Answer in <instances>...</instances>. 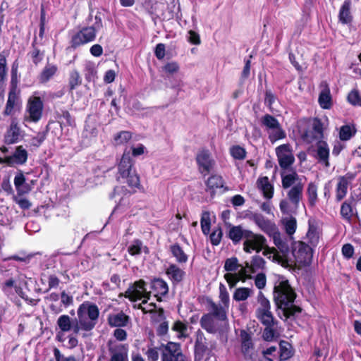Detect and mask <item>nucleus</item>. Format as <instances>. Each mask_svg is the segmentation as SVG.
Returning a JSON list of instances; mask_svg holds the SVG:
<instances>
[{
  "label": "nucleus",
  "instance_id": "c03bdc74",
  "mask_svg": "<svg viewBox=\"0 0 361 361\" xmlns=\"http://www.w3.org/2000/svg\"><path fill=\"white\" fill-rule=\"evenodd\" d=\"M356 133V129L353 126L343 125L340 128L339 139L341 141H347L351 139Z\"/></svg>",
  "mask_w": 361,
  "mask_h": 361
},
{
  "label": "nucleus",
  "instance_id": "6e6552de",
  "mask_svg": "<svg viewBox=\"0 0 361 361\" xmlns=\"http://www.w3.org/2000/svg\"><path fill=\"white\" fill-rule=\"evenodd\" d=\"M267 243L264 235L255 233L250 230L243 241V250L246 253H252L254 251L259 253L265 247Z\"/></svg>",
  "mask_w": 361,
  "mask_h": 361
},
{
  "label": "nucleus",
  "instance_id": "5701e85b",
  "mask_svg": "<svg viewBox=\"0 0 361 361\" xmlns=\"http://www.w3.org/2000/svg\"><path fill=\"white\" fill-rule=\"evenodd\" d=\"M151 289L154 292V297L158 302L162 301V297L169 293V286L161 278H154L150 283Z\"/></svg>",
  "mask_w": 361,
  "mask_h": 361
},
{
  "label": "nucleus",
  "instance_id": "680f3d73",
  "mask_svg": "<svg viewBox=\"0 0 361 361\" xmlns=\"http://www.w3.org/2000/svg\"><path fill=\"white\" fill-rule=\"evenodd\" d=\"M142 243L140 240L136 239L133 244L128 247V252L130 255L135 256L141 254Z\"/></svg>",
  "mask_w": 361,
  "mask_h": 361
},
{
  "label": "nucleus",
  "instance_id": "49530a36",
  "mask_svg": "<svg viewBox=\"0 0 361 361\" xmlns=\"http://www.w3.org/2000/svg\"><path fill=\"white\" fill-rule=\"evenodd\" d=\"M132 138V133L128 130H121L114 136V144L122 145L126 144Z\"/></svg>",
  "mask_w": 361,
  "mask_h": 361
},
{
  "label": "nucleus",
  "instance_id": "c85d7f7f",
  "mask_svg": "<svg viewBox=\"0 0 361 361\" xmlns=\"http://www.w3.org/2000/svg\"><path fill=\"white\" fill-rule=\"evenodd\" d=\"M257 188L262 190L266 199H271L274 195V186L269 182L267 176L260 177L257 180Z\"/></svg>",
  "mask_w": 361,
  "mask_h": 361
},
{
  "label": "nucleus",
  "instance_id": "13d9d810",
  "mask_svg": "<svg viewBox=\"0 0 361 361\" xmlns=\"http://www.w3.org/2000/svg\"><path fill=\"white\" fill-rule=\"evenodd\" d=\"M276 324H271L268 326H264L265 328L262 332V338L266 341H271L274 340L276 336V331L274 329V326Z\"/></svg>",
  "mask_w": 361,
  "mask_h": 361
},
{
  "label": "nucleus",
  "instance_id": "69168bd1",
  "mask_svg": "<svg viewBox=\"0 0 361 361\" xmlns=\"http://www.w3.org/2000/svg\"><path fill=\"white\" fill-rule=\"evenodd\" d=\"M224 279L231 288L235 287L237 283L240 280V278L236 273H226L224 275Z\"/></svg>",
  "mask_w": 361,
  "mask_h": 361
},
{
  "label": "nucleus",
  "instance_id": "dca6fc26",
  "mask_svg": "<svg viewBox=\"0 0 361 361\" xmlns=\"http://www.w3.org/2000/svg\"><path fill=\"white\" fill-rule=\"evenodd\" d=\"M27 151L22 145H19L16 147L12 155L5 157L4 158H0V163L6 164L9 166L23 165L27 162Z\"/></svg>",
  "mask_w": 361,
  "mask_h": 361
},
{
  "label": "nucleus",
  "instance_id": "412c9836",
  "mask_svg": "<svg viewBox=\"0 0 361 361\" xmlns=\"http://www.w3.org/2000/svg\"><path fill=\"white\" fill-rule=\"evenodd\" d=\"M316 155L315 158L317 162L322 164L325 167L330 166L329 157L330 149L326 141L317 140L316 142Z\"/></svg>",
  "mask_w": 361,
  "mask_h": 361
},
{
  "label": "nucleus",
  "instance_id": "f257e3e1",
  "mask_svg": "<svg viewBox=\"0 0 361 361\" xmlns=\"http://www.w3.org/2000/svg\"><path fill=\"white\" fill-rule=\"evenodd\" d=\"M296 293L291 287L288 279L281 277L274 288V300L277 309L281 310L285 319L295 318L298 313H301L300 307L294 305Z\"/></svg>",
  "mask_w": 361,
  "mask_h": 361
},
{
  "label": "nucleus",
  "instance_id": "c9c22d12",
  "mask_svg": "<svg viewBox=\"0 0 361 361\" xmlns=\"http://www.w3.org/2000/svg\"><path fill=\"white\" fill-rule=\"evenodd\" d=\"M200 326L207 332L214 334L216 332L213 316L210 313L204 314L200 319Z\"/></svg>",
  "mask_w": 361,
  "mask_h": 361
},
{
  "label": "nucleus",
  "instance_id": "603ef678",
  "mask_svg": "<svg viewBox=\"0 0 361 361\" xmlns=\"http://www.w3.org/2000/svg\"><path fill=\"white\" fill-rule=\"evenodd\" d=\"M223 236V231L221 226L214 228L210 234L209 238L211 244L214 246H217L220 244Z\"/></svg>",
  "mask_w": 361,
  "mask_h": 361
},
{
  "label": "nucleus",
  "instance_id": "72a5a7b5",
  "mask_svg": "<svg viewBox=\"0 0 361 361\" xmlns=\"http://www.w3.org/2000/svg\"><path fill=\"white\" fill-rule=\"evenodd\" d=\"M119 350L117 351L112 348H109L111 356L109 361H128V350L123 345L118 346Z\"/></svg>",
  "mask_w": 361,
  "mask_h": 361
},
{
  "label": "nucleus",
  "instance_id": "052dcab7",
  "mask_svg": "<svg viewBox=\"0 0 361 361\" xmlns=\"http://www.w3.org/2000/svg\"><path fill=\"white\" fill-rule=\"evenodd\" d=\"M273 261L278 262L286 268L289 266L288 255L280 254L277 250L273 255Z\"/></svg>",
  "mask_w": 361,
  "mask_h": 361
},
{
  "label": "nucleus",
  "instance_id": "e2e57ef3",
  "mask_svg": "<svg viewBox=\"0 0 361 361\" xmlns=\"http://www.w3.org/2000/svg\"><path fill=\"white\" fill-rule=\"evenodd\" d=\"M348 101L353 106H361V96L357 90H352L348 94Z\"/></svg>",
  "mask_w": 361,
  "mask_h": 361
},
{
  "label": "nucleus",
  "instance_id": "4d7b16f0",
  "mask_svg": "<svg viewBox=\"0 0 361 361\" xmlns=\"http://www.w3.org/2000/svg\"><path fill=\"white\" fill-rule=\"evenodd\" d=\"M202 231L204 235H208L210 231L211 220L209 218V214L208 212H204L200 220Z\"/></svg>",
  "mask_w": 361,
  "mask_h": 361
},
{
  "label": "nucleus",
  "instance_id": "bf43d9fd",
  "mask_svg": "<svg viewBox=\"0 0 361 361\" xmlns=\"http://www.w3.org/2000/svg\"><path fill=\"white\" fill-rule=\"evenodd\" d=\"M46 25V11L43 4L41 5L40 8V19H39V37L41 39L44 38V30Z\"/></svg>",
  "mask_w": 361,
  "mask_h": 361
},
{
  "label": "nucleus",
  "instance_id": "6ab92c4d",
  "mask_svg": "<svg viewBox=\"0 0 361 361\" xmlns=\"http://www.w3.org/2000/svg\"><path fill=\"white\" fill-rule=\"evenodd\" d=\"M22 135L20 128L16 118H13L9 127L4 134V142L6 145H10L18 143L20 141Z\"/></svg>",
  "mask_w": 361,
  "mask_h": 361
},
{
  "label": "nucleus",
  "instance_id": "20e7f679",
  "mask_svg": "<svg viewBox=\"0 0 361 361\" xmlns=\"http://www.w3.org/2000/svg\"><path fill=\"white\" fill-rule=\"evenodd\" d=\"M288 171L289 173H286V171H281V184L283 189L292 186L287 193V197L295 207L298 208L302 199L304 184L299 180V176L295 169L290 168Z\"/></svg>",
  "mask_w": 361,
  "mask_h": 361
},
{
  "label": "nucleus",
  "instance_id": "2eb2a0df",
  "mask_svg": "<svg viewBox=\"0 0 361 361\" xmlns=\"http://www.w3.org/2000/svg\"><path fill=\"white\" fill-rule=\"evenodd\" d=\"M356 204L357 200L353 195H350L341 204L340 215L347 223H351L353 216L360 221Z\"/></svg>",
  "mask_w": 361,
  "mask_h": 361
},
{
  "label": "nucleus",
  "instance_id": "6e6d98bb",
  "mask_svg": "<svg viewBox=\"0 0 361 361\" xmlns=\"http://www.w3.org/2000/svg\"><path fill=\"white\" fill-rule=\"evenodd\" d=\"M265 265V260L259 255H255L251 260L250 269L251 272H255L256 269H263Z\"/></svg>",
  "mask_w": 361,
  "mask_h": 361
},
{
  "label": "nucleus",
  "instance_id": "cd10ccee",
  "mask_svg": "<svg viewBox=\"0 0 361 361\" xmlns=\"http://www.w3.org/2000/svg\"><path fill=\"white\" fill-rule=\"evenodd\" d=\"M224 183L222 176L217 174L211 175L205 181L207 190L210 192L212 196L215 194L217 189L224 188Z\"/></svg>",
  "mask_w": 361,
  "mask_h": 361
},
{
  "label": "nucleus",
  "instance_id": "3c124183",
  "mask_svg": "<svg viewBox=\"0 0 361 361\" xmlns=\"http://www.w3.org/2000/svg\"><path fill=\"white\" fill-rule=\"evenodd\" d=\"M36 37L32 42V50L29 53L32 59V63L35 65H38L43 59V53L40 51L39 49L36 47Z\"/></svg>",
  "mask_w": 361,
  "mask_h": 361
},
{
  "label": "nucleus",
  "instance_id": "39448f33",
  "mask_svg": "<svg viewBox=\"0 0 361 361\" xmlns=\"http://www.w3.org/2000/svg\"><path fill=\"white\" fill-rule=\"evenodd\" d=\"M102 13L97 11L94 16V22L90 26H83L72 35L70 44L73 49L95 40L97 33L103 28Z\"/></svg>",
  "mask_w": 361,
  "mask_h": 361
},
{
  "label": "nucleus",
  "instance_id": "f03ea898",
  "mask_svg": "<svg viewBox=\"0 0 361 361\" xmlns=\"http://www.w3.org/2000/svg\"><path fill=\"white\" fill-rule=\"evenodd\" d=\"M77 313L78 319H75L72 324L73 334L77 335L80 329L88 331L94 328L99 315V310L96 304L85 301L80 305Z\"/></svg>",
  "mask_w": 361,
  "mask_h": 361
},
{
  "label": "nucleus",
  "instance_id": "8fccbe9b",
  "mask_svg": "<svg viewBox=\"0 0 361 361\" xmlns=\"http://www.w3.org/2000/svg\"><path fill=\"white\" fill-rule=\"evenodd\" d=\"M320 106L324 109H330L332 106V99L329 91H322L318 99Z\"/></svg>",
  "mask_w": 361,
  "mask_h": 361
},
{
  "label": "nucleus",
  "instance_id": "7c9ffc66",
  "mask_svg": "<svg viewBox=\"0 0 361 361\" xmlns=\"http://www.w3.org/2000/svg\"><path fill=\"white\" fill-rule=\"evenodd\" d=\"M58 72V67L55 64L47 63L39 75V80L44 84L49 82Z\"/></svg>",
  "mask_w": 361,
  "mask_h": 361
},
{
  "label": "nucleus",
  "instance_id": "e433bc0d",
  "mask_svg": "<svg viewBox=\"0 0 361 361\" xmlns=\"http://www.w3.org/2000/svg\"><path fill=\"white\" fill-rule=\"evenodd\" d=\"M255 315L263 326L277 324L278 323L271 310L255 313Z\"/></svg>",
  "mask_w": 361,
  "mask_h": 361
},
{
  "label": "nucleus",
  "instance_id": "0e129e2a",
  "mask_svg": "<svg viewBox=\"0 0 361 361\" xmlns=\"http://www.w3.org/2000/svg\"><path fill=\"white\" fill-rule=\"evenodd\" d=\"M163 71L168 74H173L178 73L180 70V66L176 61L166 63L163 67Z\"/></svg>",
  "mask_w": 361,
  "mask_h": 361
},
{
  "label": "nucleus",
  "instance_id": "4468645a",
  "mask_svg": "<svg viewBox=\"0 0 361 361\" xmlns=\"http://www.w3.org/2000/svg\"><path fill=\"white\" fill-rule=\"evenodd\" d=\"M276 154L281 171H288L295 161L289 144L281 145L276 148Z\"/></svg>",
  "mask_w": 361,
  "mask_h": 361
},
{
  "label": "nucleus",
  "instance_id": "aec40b11",
  "mask_svg": "<svg viewBox=\"0 0 361 361\" xmlns=\"http://www.w3.org/2000/svg\"><path fill=\"white\" fill-rule=\"evenodd\" d=\"M252 220L256 225L269 237L279 230L274 222L265 218L262 214H253Z\"/></svg>",
  "mask_w": 361,
  "mask_h": 361
},
{
  "label": "nucleus",
  "instance_id": "4c0bfd02",
  "mask_svg": "<svg viewBox=\"0 0 361 361\" xmlns=\"http://www.w3.org/2000/svg\"><path fill=\"white\" fill-rule=\"evenodd\" d=\"M207 302L212 310L211 314L213 317L220 321H224L227 319L226 311L221 306L217 305L211 298H207Z\"/></svg>",
  "mask_w": 361,
  "mask_h": 361
},
{
  "label": "nucleus",
  "instance_id": "f8f14e48",
  "mask_svg": "<svg viewBox=\"0 0 361 361\" xmlns=\"http://www.w3.org/2000/svg\"><path fill=\"white\" fill-rule=\"evenodd\" d=\"M196 163L200 173L204 176L208 175L215 165V161L208 149H200L195 157Z\"/></svg>",
  "mask_w": 361,
  "mask_h": 361
},
{
  "label": "nucleus",
  "instance_id": "864d4df0",
  "mask_svg": "<svg viewBox=\"0 0 361 361\" xmlns=\"http://www.w3.org/2000/svg\"><path fill=\"white\" fill-rule=\"evenodd\" d=\"M230 153L231 155L235 159L238 160H243L246 157V150L245 148L239 146V145H235L233 146L230 149Z\"/></svg>",
  "mask_w": 361,
  "mask_h": 361
},
{
  "label": "nucleus",
  "instance_id": "b1692460",
  "mask_svg": "<svg viewBox=\"0 0 361 361\" xmlns=\"http://www.w3.org/2000/svg\"><path fill=\"white\" fill-rule=\"evenodd\" d=\"M173 285L180 283L185 278V272L176 264H170L165 271Z\"/></svg>",
  "mask_w": 361,
  "mask_h": 361
},
{
  "label": "nucleus",
  "instance_id": "473e14b6",
  "mask_svg": "<svg viewBox=\"0 0 361 361\" xmlns=\"http://www.w3.org/2000/svg\"><path fill=\"white\" fill-rule=\"evenodd\" d=\"M169 250L178 263L185 264L188 262V256L178 243L171 245Z\"/></svg>",
  "mask_w": 361,
  "mask_h": 361
},
{
  "label": "nucleus",
  "instance_id": "9b49d317",
  "mask_svg": "<svg viewBox=\"0 0 361 361\" xmlns=\"http://www.w3.org/2000/svg\"><path fill=\"white\" fill-rule=\"evenodd\" d=\"M216 348L215 341H209L204 336V333L198 330L195 335V359L202 360L204 355L208 353H210Z\"/></svg>",
  "mask_w": 361,
  "mask_h": 361
},
{
  "label": "nucleus",
  "instance_id": "5fc2aeb1",
  "mask_svg": "<svg viewBox=\"0 0 361 361\" xmlns=\"http://www.w3.org/2000/svg\"><path fill=\"white\" fill-rule=\"evenodd\" d=\"M240 265L238 264L237 257H233L225 260L224 268L228 272L235 271Z\"/></svg>",
  "mask_w": 361,
  "mask_h": 361
},
{
  "label": "nucleus",
  "instance_id": "774afa93",
  "mask_svg": "<svg viewBox=\"0 0 361 361\" xmlns=\"http://www.w3.org/2000/svg\"><path fill=\"white\" fill-rule=\"evenodd\" d=\"M53 352L56 361H77L73 355L64 357L57 348H54Z\"/></svg>",
  "mask_w": 361,
  "mask_h": 361
},
{
  "label": "nucleus",
  "instance_id": "bb28decb",
  "mask_svg": "<svg viewBox=\"0 0 361 361\" xmlns=\"http://www.w3.org/2000/svg\"><path fill=\"white\" fill-rule=\"evenodd\" d=\"M130 317L126 314L123 311L117 314H111L108 316L107 321L110 326L124 327L130 322Z\"/></svg>",
  "mask_w": 361,
  "mask_h": 361
},
{
  "label": "nucleus",
  "instance_id": "4be33fe9",
  "mask_svg": "<svg viewBox=\"0 0 361 361\" xmlns=\"http://www.w3.org/2000/svg\"><path fill=\"white\" fill-rule=\"evenodd\" d=\"M240 336L241 339V352L245 359L252 360L254 359V353L252 352L254 343L250 334L246 330H241Z\"/></svg>",
  "mask_w": 361,
  "mask_h": 361
},
{
  "label": "nucleus",
  "instance_id": "09e8293b",
  "mask_svg": "<svg viewBox=\"0 0 361 361\" xmlns=\"http://www.w3.org/2000/svg\"><path fill=\"white\" fill-rule=\"evenodd\" d=\"M56 118L58 119L63 118L65 122H60L61 126L64 125L66 126H75V119L72 117L70 112L68 110L62 109L61 112H56Z\"/></svg>",
  "mask_w": 361,
  "mask_h": 361
},
{
  "label": "nucleus",
  "instance_id": "0eeeda50",
  "mask_svg": "<svg viewBox=\"0 0 361 361\" xmlns=\"http://www.w3.org/2000/svg\"><path fill=\"white\" fill-rule=\"evenodd\" d=\"M292 254L295 261L303 267L309 266L312 260V250L310 245L302 241L294 242L292 244Z\"/></svg>",
  "mask_w": 361,
  "mask_h": 361
},
{
  "label": "nucleus",
  "instance_id": "a878e982",
  "mask_svg": "<svg viewBox=\"0 0 361 361\" xmlns=\"http://www.w3.org/2000/svg\"><path fill=\"white\" fill-rule=\"evenodd\" d=\"M351 0H345L341 5L338 13V20L343 25H350L353 20V16L350 12Z\"/></svg>",
  "mask_w": 361,
  "mask_h": 361
},
{
  "label": "nucleus",
  "instance_id": "79ce46f5",
  "mask_svg": "<svg viewBox=\"0 0 361 361\" xmlns=\"http://www.w3.org/2000/svg\"><path fill=\"white\" fill-rule=\"evenodd\" d=\"M252 293V290L250 288H237L234 291L233 298L235 301H244L246 300L250 296H251Z\"/></svg>",
  "mask_w": 361,
  "mask_h": 361
},
{
  "label": "nucleus",
  "instance_id": "2f4dec72",
  "mask_svg": "<svg viewBox=\"0 0 361 361\" xmlns=\"http://www.w3.org/2000/svg\"><path fill=\"white\" fill-rule=\"evenodd\" d=\"M17 101L16 87H12L8 92L6 107L3 112L4 116H11L13 114L14 108L17 104Z\"/></svg>",
  "mask_w": 361,
  "mask_h": 361
},
{
  "label": "nucleus",
  "instance_id": "423d86ee",
  "mask_svg": "<svg viewBox=\"0 0 361 361\" xmlns=\"http://www.w3.org/2000/svg\"><path fill=\"white\" fill-rule=\"evenodd\" d=\"M261 125L265 127L268 131L271 130L268 137L271 143L286 137V133L278 119L271 114H266L261 118Z\"/></svg>",
  "mask_w": 361,
  "mask_h": 361
},
{
  "label": "nucleus",
  "instance_id": "a18cd8bd",
  "mask_svg": "<svg viewBox=\"0 0 361 361\" xmlns=\"http://www.w3.org/2000/svg\"><path fill=\"white\" fill-rule=\"evenodd\" d=\"M257 301L259 304V307L256 310L255 313L271 310L270 301L265 297L262 291L258 293Z\"/></svg>",
  "mask_w": 361,
  "mask_h": 361
},
{
  "label": "nucleus",
  "instance_id": "ddd939ff",
  "mask_svg": "<svg viewBox=\"0 0 361 361\" xmlns=\"http://www.w3.org/2000/svg\"><path fill=\"white\" fill-rule=\"evenodd\" d=\"M312 128V132L306 130L302 133V139L307 143H312L314 140H322L324 138L325 127L322 119L318 117L313 118Z\"/></svg>",
  "mask_w": 361,
  "mask_h": 361
},
{
  "label": "nucleus",
  "instance_id": "a211bd4d",
  "mask_svg": "<svg viewBox=\"0 0 361 361\" xmlns=\"http://www.w3.org/2000/svg\"><path fill=\"white\" fill-rule=\"evenodd\" d=\"M147 283L143 279H140L131 283L124 293H120L119 297H125L130 302H136L140 300V294L145 291Z\"/></svg>",
  "mask_w": 361,
  "mask_h": 361
},
{
  "label": "nucleus",
  "instance_id": "338daca9",
  "mask_svg": "<svg viewBox=\"0 0 361 361\" xmlns=\"http://www.w3.org/2000/svg\"><path fill=\"white\" fill-rule=\"evenodd\" d=\"M147 361H158L159 357V348L149 347L145 353Z\"/></svg>",
  "mask_w": 361,
  "mask_h": 361
},
{
  "label": "nucleus",
  "instance_id": "1a4fd4ad",
  "mask_svg": "<svg viewBox=\"0 0 361 361\" xmlns=\"http://www.w3.org/2000/svg\"><path fill=\"white\" fill-rule=\"evenodd\" d=\"M44 103L39 96H31L27 100L26 111L28 116L25 120L29 122L37 123L42 117Z\"/></svg>",
  "mask_w": 361,
  "mask_h": 361
},
{
  "label": "nucleus",
  "instance_id": "9d476101",
  "mask_svg": "<svg viewBox=\"0 0 361 361\" xmlns=\"http://www.w3.org/2000/svg\"><path fill=\"white\" fill-rule=\"evenodd\" d=\"M163 348L161 355V361H188L182 353L180 343L168 342L166 345L161 344Z\"/></svg>",
  "mask_w": 361,
  "mask_h": 361
},
{
  "label": "nucleus",
  "instance_id": "f3484780",
  "mask_svg": "<svg viewBox=\"0 0 361 361\" xmlns=\"http://www.w3.org/2000/svg\"><path fill=\"white\" fill-rule=\"evenodd\" d=\"M356 174L348 172L344 176L338 178V183L336 188V201L337 202L343 200L347 195L349 183L355 179Z\"/></svg>",
  "mask_w": 361,
  "mask_h": 361
},
{
  "label": "nucleus",
  "instance_id": "ea45409f",
  "mask_svg": "<svg viewBox=\"0 0 361 361\" xmlns=\"http://www.w3.org/2000/svg\"><path fill=\"white\" fill-rule=\"evenodd\" d=\"M282 224L287 235L290 239H293V235L297 228V221L293 216L286 217L282 219Z\"/></svg>",
  "mask_w": 361,
  "mask_h": 361
},
{
  "label": "nucleus",
  "instance_id": "393cba45",
  "mask_svg": "<svg viewBox=\"0 0 361 361\" xmlns=\"http://www.w3.org/2000/svg\"><path fill=\"white\" fill-rule=\"evenodd\" d=\"M249 231L248 229H244L240 225H230L227 237L231 240L234 245H238L242 240H245Z\"/></svg>",
  "mask_w": 361,
  "mask_h": 361
},
{
  "label": "nucleus",
  "instance_id": "de8ad7c7",
  "mask_svg": "<svg viewBox=\"0 0 361 361\" xmlns=\"http://www.w3.org/2000/svg\"><path fill=\"white\" fill-rule=\"evenodd\" d=\"M309 206L313 207L317 202V186L311 182L308 184L307 189Z\"/></svg>",
  "mask_w": 361,
  "mask_h": 361
},
{
  "label": "nucleus",
  "instance_id": "a19ab883",
  "mask_svg": "<svg viewBox=\"0 0 361 361\" xmlns=\"http://www.w3.org/2000/svg\"><path fill=\"white\" fill-rule=\"evenodd\" d=\"M74 322L67 314L61 315L56 322L57 326L62 333L68 332L72 329V324Z\"/></svg>",
  "mask_w": 361,
  "mask_h": 361
},
{
  "label": "nucleus",
  "instance_id": "37998d69",
  "mask_svg": "<svg viewBox=\"0 0 361 361\" xmlns=\"http://www.w3.org/2000/svg\"><path fill=\"white\" fill-rule=\"evenodd\" d=\"M307 237L309 239V243L312 246H317L319 240V235L317 226L309 221V228L307 233Z\"/></svg>",
  "mask_w": 361,
  "mask_h": 361
},
{
  "label": "nucleus",
  "instance_id": "7ed1b4c3",
  "mask_svg": "<svg viewBox=\"0 0 361 361\" xmlns=\"http://www.w3.org/2000/svg\"><path fill=\"white\" fill-rule=\"evenodd\" d=\"M134 164L135 161L130 157V150L126 148L118 164V171L121 177L126 179V183L133 190L132 193L135 192L136 189L144 191L140 183V176L136 172Z\"/></svg>",
  "mask_w": 361,
  "mask_h": 361
},
{
  "label": "nucleus",
  "instance_id": "58836bf2",
  "mask_svg": "<svg viewBox=\"0 0 361 361\" xmlns=\"http://www.w3.org/2000/svg\"><path fill=\"white\" fill-rule=\"evenodd\" d=\"M82 78L79 72L77 70H73L69 73L68 77V91L73 93V91L78 87L81 85Z\"/></svg>",
  "mask_w": 361,
  "mask_h": 361
},
{
  "label": "nucleus",
  "instance_id": "c756f323",
  "mask_svg": "<svg viewBox=\"0 0 361 361\" xmlns=\"http://www.w3.org/2000/svg\"><path fill=\"white\" fill-rule=\"evenodd\" d=\"M271 238L273 239L274 244L279 249L281 254L289 255L290 247L287 238H282L281 234L278 230Z\"/></svg>",
  "mask_w": 361,
  "mask_h": 361
},
{
  "label": "nucleus",
  "instance_id": "f704fd0d",
  "mask_svg": "<svg viewBox=\"0 0 361 361\" xmlns=\"http://www.w3.org/2000/svg\"><path fill=\"white\" fill-rule=\"evenodd\" d=\"M292 345L286 341H281L279 343V360L284 361L290 359L293 356Z\"/></svg>",
  "mask_w": 361,
  "mask_h": 361
}]
</instances>
